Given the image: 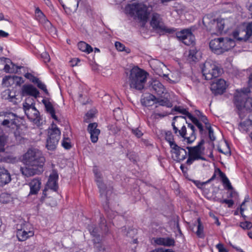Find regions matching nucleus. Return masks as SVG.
<instances>
[{
	"label": "nucleus",
	"mask_w": 252,
	"mask_h": 252,
	"mask_svg": "<svg viewBox=\"0 0 252 252\" xmlns=\"http://www.w3.org/2000/svg\"><path fill=\"white\" fill-rule=\"evenodd\" d=\"M192 32L189 29H184L176 33V36L178 39L182 42L187 37V35H189Z\"/></svg>",
	"instance_id": "33"
},
{
	"label": "nucleus",
	"mask_w": 252,
	"mask_h": 252,
	"mask_svg": "<svg viewBox=\"0 0 252 252\" xmlns=\"http://www.w3.org/2000/svg\"><path fill=\"white\" fill-rule=\"evenodd\" d=\"M168 113L166 112H163L161 113H154L151 115V117L154 119H157L158 117L163 118L168 115Z\"/></svg>",
	"instance_id": "58"
},
{
	"label": "nucleus",
	"mask_w": 252,
	"mask_h": 252,
	"mask_svg": "<svg viewBox=\"0 0 252 252\" xmlns=\"http://www.w3.org/2000/svg\"><path fill=\"white\" fill-rule=\"evenodd\" d=\"M171 152L175 155L176 160L178 162L183 161L187 157L188 153L186 150L177 144L171 148Z\"/></svg>",
	"instance_id": "17"
},
{
	"label": "nucleus",
	"mask_w": 252,
	"mask_h": 252,
	"mask_svg": "<svg viewBox=\"0 0 252 252\" xmlns=\"http://www.w3.org/2000/svg\"><path fill=\"white\" fill-rule=\"evenodd\" d=\"M127 76V82L131 89L142 90L147 81L148 73L137 66H135L126 72Z\"/></svg>",
	"instance_id": "2"
},
{
	"label": "nucleus",
	"mask_w": 252,
	"mask_h": 252,
	"mask_svg": "<svg viewBox=\"0 0 252 252\" xmlns=\"http://www.w3.org/2000/svg\"><path fill=\"white\" fill-rule=\"evenodd\" d=\"M0 116H4V119L2 122L3 126H7L12 128H16V131L14 132V135L17 140L20 141L21 136L18 131L19 126L18 123L19 120L18 117L12 112H0Z\"/></svg>",
	"instance_id": "6"
},
{
	"label": "nucleus",
	"mask_w": 252,
	"mask_h": 252,
	"mask_svg": "<svg viewBox=\"0 0 252 252\" xmlns=\"http://www.w3.org/2000/svg\"><path fill=\"white\" fill-rule=\"evenodd\" d=\"M150 252H175L170 249H165L163 248L155 249Z\"/></svg>",
	"instance_id": "61"
},
{
	"label": "nucleus",
	"mask_w": 252,
	"mask_h": 252,
	"mask_svg": "<svg viewBox=\"0 0 252 252\" xmlns=\"http://www.w3.org/2000/svg\"><path fill=\"white\" fill-rule=\"evenodd\" d=\"M219 252H228L226 249H225L223 244L219 243L216 246Z\"/></svg>",
	"instance_id": "63"
},
{
	"label": "nucleus",
	"mask_w": 252,
	"mask_h": 252,
	"mask_svg": "<svg viewBox=\"0 0 252 252\" xmlns=\"http://www.w3.org/2000/svg\"><path fill=\"white\" fill-rule=\"evenodd\" d=\"M59 141L53 138L48 137L46 140V148L49 150H54L56 148L57 145L58 144Z\"/></svg>",
	"instance_id": "35"
},
{
	"label": "nucleus",
	"mask_w": 252,
	"mask_h": 252,
	"mask_svg": "<svg viewBox=\"0 0 252 252\" xmlns=\"http://www.w3.org/2000/svg\"><path fill=\"white\" fill-rule=\"evenodd\" d=\"M11 180V176L8 171L0 177V186H3L9 183Z\"/></svg>",
	"instance_id": "38"
},
{
	"label": "nucleus",
	"mask_w": 252,
	"mask_h": 252,
	"mask_svg": "<svg viewBox=\"0 0 252 252\" xmlns=\"http://www.w3.org/2000/svg\"><path fill=\"white\" fill-rule=\"evenodd\" d=\"M8 62H6V61H4V63L3 64V69L4 70V72L6 73H13L14 72L15 70L13 68V66H14L12 65V67H11L9 64H7Z\"/></svg>",
	"instance_id": "46"
},
{
	"label": "nucleus",
	"mask_w": 252,
	"mask_h": 252,
	"mask_svg": "<svg viewBox=\"0 0 252 252\" xmlns=\"http://www.w3.org/2000/svg\"><path fill=\"white\" fill-rule=\"evenodd\" d=\"M62 144V146L66 149H70L71 147L70 139L68 138H64Z\"/></svg>",
	"instance_id": "53"
},
{
	"label": "nucleus",
	"mask_w": 252,
	"mask_h": 252,
	"mask_svg": "<svg viewBox=\"0 0 252 252\" xmlns=\"http://www.w3.org/2000/svg\"><path fill=\"white\" fill-rule=\"evenodd\" d=\"M235 46V41L229 38L220 37L211 40L209 43L211 50L215 54H221Z\"/></svg>",
	"instance_id": "3"
},
{
	"label": "nucleus",
	"mask_w": 252,
	"mask_h": 252,
	"mask_svg": "<svg viewBox=\"0 0 252 252\" xmlns=\"http://www.w3.org/2000/svg\"><path fill=\"white\" fill-rule=\"evenodd\" d=\"M62 4V6L64 8V4L63 3L61 0H59ZM66 2L70 6V8H72L76 10L78 7L79 0H65Z\"/></svg>",
	"instance_id": "39"
},
{
	"label": "nucleus",
	"mask_w": 252,
	"mask_h": 252,
	"mask_svg": "<svg viewBox=\"0 0 252 252\" xmlns=\"http://www.w3.org/2000/svg\"><path fill=\"white\" fill-rule=\"evenodd\" d=\"M151 25L156 30H158L160 32H165L170 33L172 30L167 29L161 21V18L159 14L155 13L153 14L151 21Z\"/></svg>",
	"instance_id": "15"
},
{
	"label": "nucleus",
	"mask_w": 252,
	"mask_h": 252,
	"mask_svg": "<svg viewBox=\"0 0 252 252\" xmlns=\"http://www.w3.org/2000/svg\"><path fill=\"white\" fill-rule=\"evenodd\" d=\"M155 243L158 245L167 247H170L174 245L175 241L172 238L166 237V238H157L154 240Z\"/></svg>",
	"instance_id": "27"
},
{
	"label": "nucleus",
	"mask_w": 252,
	"mask_h": 252,
	"mask_svg": "<svg viewBox=\"0 0 252 252\" xmlns=\"http://www.w3.org/2000/svg\"><path fill=\"white\" fill-rule=\"evenodd\" d=\"M208 20L207 17H204L203 19V25L207 27L210 32H221L223 31L224 28V21L223 20H215L213 19L207 24L206 20Z\"/></svg>",
	"instance_id": "13"
},
{
	"label": "nucleus",
	"mask_w": 252,
	"mask_h": 252,
	"mask_svg": "<svg viewBox=\"0 0 252 252\" xmlns=\"http://www.w3.org/2000/svg\"><path fill=\"white\" fill-rule=\"evenodd\" d=\"M197 221L198 222V225H197V230L196 231V234L198 237H202L203 235V226L201 224L200 219L198 218L197 219Z\"/></svg>",
	"instance_id": "45"
},
{
	"label": "nucleus",
	"mask_w": 252,
	"mask_h": 252,
	"mask_svg": "<svg viewBox=\"0 0 252 252\" xmlns=\"http://www.w3.org/2000/svg\"><path fill=\"white\" fill-rule=\"evenodd\" d=\"M127 10L131 15L135 14L138 19L140 21L146 22L148 19V13L147 7L142 3H134L129 5L127 8Z\"/></svg>",
	"instance_id": "7"
},
{
	"label": "nucleus",
	"mask_w": 252,
	"mask_h": 252,
	"mask_svg": "<svg viewBox=\"0 0 252 252\" xmlns=\"http://www.w3.org/2000/svg\"><path fill=\"white\" fill-rule=\"evenodd\" d=\"M29 100V98H27L23 103V109L27 117L35 124H37L40 120L39 112L35 107L34 103L32 102L30 104L28 102Z\"/></svg>",
	"instance_id": "12"
},
{
	"label": "nucleus",
	"mask_w": 252,
	"mask_h": 252,
	"mask_svg": "<svg viewBox=\"0 0 252 252\" xmlns=\"http://www.w3.org/2000/svg\"><path fill=\"white\" fill-rule=\"evenodd\" d=\"M42 102L45 106L47 112L50 114L53 119L58 121V119L55 114V110L51 102L46 99H43Z\"/></svg>",
	"instance_id": "28"
},
{
	"label": "nucleus",
	"mask_w": 252,
	"mask_h": 252,
	"mask_svg": "<svg viewBox=\"0 0 252 252\" xmlns=\"http://www.w3.org/2000/svg\"><path fill=\"white\" fill-rule=\"evenodd\" d=\"M14 85L16 86H20L22 84L24 83L23 78L21 77L14 76Z\"/></svg>",
	"instance_id": "55"
},
{
	"label": "nucleus",
	"mask_w": 252,
	"mask_h": 252,
	"mask_svg": "<svg viewBox=\"0 0 252 252\" xmlns=\"http://www.w3.org/2000/svg\"><path fill=\"white\" fill-rule=\"evenodd\" d=\"M246 29L249 37L252 36V22L248 24Z\"/></svg>",
	"instance_id": "64"
},
{
	"label": "nucleus",
	"mask_w": 252,
	"mask_h": 252,
	"mask_svg": "<svg viewBox=\"0 0 252 252\" xmlns=\"http://www.w3.org/2000/svg\"><path fill=\"white\" fill-rule=\"evenodd\" d=\"M172 126L174 133L178 136H181L185 139H186L187 142L188 144L192 143L196 139L195 127L192 124H188V127L190 129V134L187 133L185 126H183L180 130L175 126L174 122L172 123Z\"/></svg>",
	"instance_id": "8"
},
{
	"label": "nucleus",
	"mask_w": 252,
	"mask_h": 252,
	"mask_svg": "<svg viewBox=\"0 0 252 252\" xmlns=\"http://www.w3.org/2000/svg\"><path fill=\"white\" fill-rule=\"evenodd\" d=\"M93 243L95 252H109L105 246L101 243L100 238L94 239Z\"/></svg>",
	"instance_id": "31"
},
{
	"label": "nucleus",
	"mask_w": 252,
	"mask_h": 252,
	"mask_svg": "<svg viewBox=\"0 0 252 252\" xmlns=\"http://www.w3.org/2000/svg\"><path fill=\"white\" fill-rule=\"evenodd\" d=\"M35 17L37 20L42 24H44L47 26H49L51 23L47 19L43 13L37 7L35 10Z\"/></svg>",
	"instance_id": "29"
},
{
	"label": "nucleus",
	"mask_w": 252,
	"mask_h": 252,
	"mask_svg": "<svg viewBox=\"0 0 252 252\" xmlns=\"http://www.w3.org/2000/svg\"><path fill=\"white\" fill-rule=\"evenodd\" d=\"M189 119L198 128L200 133L202 134L204 130L203 127L202 125L199 122L198 120L196 118L194 117L192 115Z\"/></svg>",
	"instance_id": "43"
},
{
	"label": "nucleus",
	"mask_w": 252,
	"mask_h": 252,
	"mask_svg": "<svg viewBox=\"0 0 252 252\" xmlns=\"http://www.w3.org/2000/svg\"><path fill=\"white\" fill-rule=\"evenodd\" d=\"M150 87L158 96L162 97L163 94L167 93L164 86L158 80H153Z\"/></svg>",
	"instance_id": "20"
},
{
	"label": "nucleus",
	"mask_w": 252,
	"mask_h": 252,
	"mask_svg": "<svg viewBox=\"0 0 252 252\" xmlns=\"http://www.w3.org/2000/svg\"><path fill=\"white\" fill-rule=\"evenodd\" d=\"M28 224L25 223L17 225L16 235L19 241H25L30 237L33 236V231L28 229Z\"/></svg>",
	"instance_id": "14"
},
{
	"label": "nucleus",
	"mask_w": 252,
	"mask_h": 252,
	"mask_svg": "<svg viewBox=\"0 0 252 252\" xmlns=\"http://www.w3.org/2000/svg\"><path fill=\"white\" fill-rule=\"evenodd\" d=\"M206 128L208 130L209 137L211 141H214L216 140V137L214 134V131L211 126H206Z\"/></svg>",
	"instance_id": "52"
},
{
	"label": "nucleus",
	"mask_w": 252,
	"mask_h": 252,
	"mask_svg": "<svg viewBox=\"0 0 252 252\" xmlns=\"http://www.w3.org/2000/svg\"><path fill=\"white\" fill-rule=\"evenodd\" d=\"M61 132L59 128L53 123L48 129V137L51 139H55L56 138L57 140L59 141L61 138Z\"/></svg>",
	"instance_id": "26"
},
{
	"label": "nucleus",
	"mask_w": 252,
	"mask_h": 252,
	"mask_svg": "<svg viewBox=\"0 0 252 252\" xmlns=\"http://www.w3.org/2000/svg\"><path fill=\"white\" fill-rule=\"evenodd\" d=\"M96 123H90L88 126V131L91 135V140L93 143H96L98 141V137L100 131L97 128Z\"/></svg>",
	"instance_id": "19"
},
{
	"label": "nucleus",
	"mask_w": 252,
	"mask_h": 252,
	"mask_svg": "<svg viewBox=\"0 0 252 252\" xmlns=\"http://www.w3.org/2000/svg\"><path fill=\"white\" fill-rule=\"evenodd\" d=\"M165 139L169 143L170 148L177 144L174 141L173 135L170 131L165 132Z\"/></svg>",
	"instance_id": "36"
},
{
	"label": "nucleus",
	"mask_w": 252,
	"mask_h": 252,
	"mask_svg": "<svg viewBox=\"0 0 252 252\" xmlns=\"http://www.w3.org/2000/svg\"><path fill=\"white\" fill-rule=\"evenodd\" d=\"M94 116V112L92 110H90L86 114L84 121L85 123H89L90 122V120L93 118Z\"/></svg>",
	"instance_id": "49"
},
{
	"label": "nucleus",
	"mask_w": 252,
	"mask_h": 252,
	"mask_svg": "<svg viewBox=\"0 0 252 252\" xmlns=\"http://www.w3.org/2000/svg\"><path fill=\"white\" fill-rule=\"evenodd\" d=\"M218 201L221 204L225 203L227 204L229 208L232 207L234 204V201L232 199H218Z\"/></svg>",
	"instance_id": "54"
},
{
	"label": "nucleus",
	"mask_w": 252,
	"mask_h": 252,
	"mask_svg": "<svg viewBox=\"0 0 252 252\" xmlns=\"http://www.w3.org/2000/svg\"><path fill=\"white\" fill-rule=\"evenodd\" d=\"M30 191L29 195L37 194L41 188V182L39 178L33 179L29 183Z\"/></svg>",
	"instance_id": "22"
},
{
	"label": "nucleus",
	"mask_w": 252,
	"mask_h": 252,
	"mask_svg": "<svg viewBox=\"0 0 252 252\" xmlns=\"http://www.w3.org/2000/svg\"><path fill=\"white\" fill-rule=\"evenodd\" d=\"M172 126L174 133L178 136H181L185 139H186L187 142L188 144L192 143L196 139L195 127L192 124H188V127L190 129V134L187 133L185 126H183L180 130L175 126L174 122L172 123Z\"/></svg>",
	"instance_id": "9"
},
{
	"label": "nucleus",
	"mask_w": 252,
	"mask_h": 252,
	"mask_svg": "<svg viewBox=\"0 0 252 252\" xmlns=\"http://www.w3.org/2000/svg\"><path fill=\"white\" fill-rule=\"evenodd\" d=\"M94 172L95 175V177L97 178L96 182H97V185L99 188H101L102 189L103 187V183L101 182V181H99V179H101V175L98 172L97 170L96 169H94Z\"/></svg>",
	"instance_id": "47"
},
{
	"label": "nucleus",
	"mask_w": 252,
	"mask_h": 252,
	"mask_svg": "<svg viewBox=\"0 0 252 252\" xmlns=\"http://www.w3.org/2000/svg\"><path fill=\"white\" fill-rule=\"evenodd\" d=\"M101 219L102 220L101 221V229L103 230L104 232L107 233L108 231V229L107 225L105 224V220L104 219H102L101 218Z\"/></svg>",
	"instance_id": "62"
},
{
	"label": "nucleus",
	"mask_w": 252,
	"mask_h": 252,
	"mask_svg": "<svg viewBox=\"0 0 252 252\" xmlns=\"http://www.w3.org/2000/svg\"><path fill=\"white\" fill-rule=\"evenodd\" d=\"M156 97L152 94L145 96L141 100L142 104L145 106H151L156 104Z\"/></svg>",
	"instance_id": "32"
},
{
	"label": "nucleus",
	"mask_w": 252,
	"mask_h": 252,
	"mask_svg": "<svg viewBox=\"0 0 252 252\" xmlns=\"http://www.w3.org/2000/svg\"><path fill=\"white\" fill-rule=\"evenodd\" d=\"M172 126L174 133L178 136H181L185 139H186L187 142L188 144L192 143L196 139L195 127L192 124H188V127L190 129V134L187 133L185 126H183L180 130L175 126L174 122L172 123Z\"/></svg>",
	"instance_id": "10"
},
{
	"label": "nucleus",
	"mask_w": 252,
	"mask_h": 252,
	"mask_svg": "<svg viewBox=\"0 0 252 252\" xmlns=\"http://www.w3.org/2000/svg\"><path fill=\"white\" fill-rule=\"evenodd\" d=\"M244 107L250 111H252V98H248L245 102Z\"/></svg>",
	"instance_id": "51"
},
{
	"label": "nucleus",
	"mask_w": 252,
	"mask_h": 252,
	"mask_svg": "<svg viewBox=\"0 0 252 252\" xmlns=\"http://www.w3.org/2000/svg\"><path fill=\"white\" fill-rule=\"evenodd\" d=\"M79 49L88 54L93 51V48L88 44L84 41H80L78 43Z\"/></svg>",
	"instance_id": "34"
},
{
	"label": "nucleus",
	"mask_w": 252,
	"mask_h": 252,
	"mask_svg": "<svg viewBox=\"0 0 252 252\" xmlns=\"http://www.w3.org/2000/svg\"><path fill=\"white\" fill-rule=\"evenodd\" d=\"M197 53L198 51L195 48H193L190 49L188 55V60L189 62H196L198 60Z\"/></svg>",
	"instance_id": "37"
},
{
	"label": "nucleus",
	"mask_w": 252,
	"mask_h": 252,
	"mask_svg": "<svg viewBox=\"0 0 252 252\" xmlns=\"http://www.w3.org/2000/svg\"><path fill=\"white\" fill-rule=\"evenodd\" d=\"M22 161L25 166L21 167L20 171L27 177L40 175L44 171L45 158L42 152L37 149H29L22 156Z\"/></svg>",
	"instance_id": "1"
},
{
	"label": "nucleus",
	"mask_w": 252,
	"mask_h": 252,
	"mask_svg": "<svg viewBox=\"0 0 252 252\" xmlns=\"http://www.w3.org/2000/svg\"><path fill=\"white\" fill-rule=\"evenodd\" d=\"M39 94V91L32 85H24L22 87L21 94L23 96L30 95L36 98Z\"/></svg>",
	"instance_id": "18"
},
{
	"label": "nucleus",
	"mask_w": 252,
	"mask_h": 252,
	"mask_svg": "<svg viewBox=\"0 0 252 252\" xmlns=\"http://www.w3.org/2000/svg\"><path fill=\"white\" fill-rule=\"evenodd\" d=\"M115 47L116 49L120 51H123L125 50V46L124 44L119 41L115 42Z\"/></svg>",
	"instance_id": "60"
},
{
	"label": "nucleus",
	"mask_w": 252,
	"mask_h": 252,
	"mask_svg": "<svg viewBox=\"0 0 252 252\" xmlns=\"http://www.w3.org/2000/svg\"><path fill=\"white\" fill-rule=\"evenodd\" d=\"M246 94L243 92L237 91L234 96V103L238 109L244 107Z\"/></svg>",
	"instance_id": "21"
},
{
	"label": "nucleus",
	"mask_w": 252,
	"mask_h": 252,
	"mask_svg": "<svg viewBox=\"0 0 252 252\" xmlns=\"http://www.w3.org/2000/svg\"><path fill=\"white\" fill-rule=\"evenodd\" d=\"M250 125V119L248 120H247L244 122H241L239 124V128L243 131H247V126Z\"/></svg>",
	"instance_id": "48"
},
{
	"label": "nucleus",
	"mask_w": 252,
	"mask_h": 252,
	"mask_svg": "<svg viewBox=\"0 0 252 252\" xmlns=\"http://www.w3.org/2000/svg\"><path fill=\"white\" fill-rule=\"evenodd\" d=\"M169 94L168 93H165L162 95V97L159 96L158 97H156V107H158V105L166 106L168 108H171L172 107V103L170 101L168 98Z\"/></svg>",
	"instance_id": "25"
},
{
	"label": "nucleus",
	"mask_w": 252,
	"mask_h": 252,
	"mask_svg": "<svg viewBox=\"0 0 252 252\" xmlns=\"http://www.w3.org/2000/svg\"><path fill=\"white\" fill-rule=\"evenodd\" d=\"M88 228L91 235L94 238V239L100 238V235L98 233L99 229L98 228L94 227L93 224H91L88 225Z\"/></svg>",
	"instance_id": "41"
},
{
	"label": "nucleus",
	"mask_w": 252,
	"mask_h": 252,
	"mask_svg": "<svg viewBox=\"0 0 252 252\" xmlns=\"http://www.w3.org/2000/svg\"><path fill=\"white\" fill-rule=\"evenodd\" d=\"M3 93L5 94V95H7V96L5 98L8 99L10 101H13L14 99L16 98L15 94L13 93L14 94H12V92L9 89L5 90Z\"/></svg>",
	"instance_id": "50"
},
{
	"label": "nucleus",
	"mask_w": 252,
	"mask_h": 252,
	"mask_svg": "<svg viewBox=\"0 0 252 252\" xmlns=\"http://www.w3.org/2000/svg\"><path fill=\"white\" fill-rule=\"evenodd\" d=\"M173 110L187 116L189 118L191 117V114L190 113H189L186 109L180 106H175Z\"/></svg>",
	"instance_id": "44"
},
{
	"label": "nucleus",
	"mask_w": 252,
	"mask_h": 252,
	"mask_svg": "<svg viewBox=\"0 0 252 252\" xmlns=\"http://www.w3.org/2000/svg\"><path fill=\"white\" fill-rule=\"evenodd\" d=\"M58 179V175L57 173H53L49 176L48 181L47 183V188L51 189L54 191H57L58 189V185L57 181Z\"/></svg>",
	"instance_id": "24"
},
{
	"label": "nucleus",
	"mask_w": 252,
	"mask_h": 252,
	"mask_svg": "<svg viewBox=\"0 0 252 252\" xmlns=\"http://www.w3.org/2000/svg\"><path fill=\"white\" fill-rule=\"evenodd\" d=\"M201 70L203 75L207 80H211L218 77L221 72L216 62L211 60H207L202 64Z\"/></svg>",
	"instance_id": "5"
},
{
	"label": "nucleus",
	"mask_w": 252,
	"mask_h": 252,
	"mask_svg": "<svg viewBox=\"0 0 252 252\" xmlns=\"http://www.w3.org/2000/svg\"><path fill=\"white\" fill-rule=\"evenodd\" d=\"M172 126L174 133L178 136H181L185 139H186L187 142L188 144L192 143L196 139L195 127L192 124H188V127L190 129V134L187 133L185 126H183L180 130L175 126L174 122L172 123Z\"/></svg>",
	"instance_id": "11"
},
{
	"label": "nucleus",
	"mask_w": 252,
	"mask_h": 252,
	"mask_svg": "<svg viewBox=\"0 0 252 252\" xmlns=\"http://www.w3.org/2000/svg\"><path fill=\"white\" fill-rule=\"evenodd\" d=\"M240 226L244 229H250L252 227V223L250 221H246L241 222Z\"/></svg>",
	"instance_id": "56"
},
{
	"label": "nucleus",
	"mask_w": 252,
	"mask_h": 252,
	"mask_svg": "<svg viewBox=\"0 0 252 252\" xmlns=\"http://www.w3.org/2000/svg\"><path fill=\"white\" fill-rule=\"evenodd\" d=\"M226 83L222 79H218L216 82L213 83L211 85V90L215 95L221 94L225 91Z\"/></svg>",
	"instance_id": "16"
},
{
	"label": "nucleus",
	"mask_w": 252,
	"mask_h": 252,
	"mask_svg": "<svg viewBox=\"0 0 252 252\" xmlns=\"http://www.w3.org/2000/svg\"><path fill=\"white\" fill-rule=\"evenodd\" d=\"M233 36L235 39L239 41H246L250 37L246 29L242 28H238L234 31Z\"/></svg>",
	"instance_id": "23"
},
{
	"label": "nucleus",
	"mask_w": 252,
	"mask_h": 252,
	"mask_svg": "<svg viewBox=\"0 0 252 252\" xmlns=\"http://www.w3.org/2000/svg\"><path fill=\"white\" fill-rule=\"evenodd\" d=\"M2 85L6 87L14 85V76H6L2 79Z\"/></svg>",
	"instance_id": "40"
},
{
	"label": "nucleus",
	"mask_w": 252,
	"mask_h": 252,
	"mask_svg": "<svg viewBox=\"0 0 252 252\" xmlns=\"http://www.w3.org/2000/svg\"><path fill=\"white\" fill-rule=\"evenodd\" d=\"M37 86L38 88L43 90L46 94H48V92L47 89H46V85L44 83H43L41 81H38V82H37Z\"/></svg>",
	"instance_id": "57"
},
{
	"label": "nucleus",
	"mask_w": 252,
	"mask_h": 252,
	"mask_svg": "<svg viewBox=\"0 0 252 252\" xmlns=\"http://www.w3.org/2000/svg\"><path fill=\"white\" fill-rule=\"evenodd\" d=\"M216 172H218V174L220 177L224 186L229 190L233 189V187L225 174L220 168L216 169Z\"/></svg>",
	"instance_id": "30"
},
{
	"label": "nucleus",
	"mask_w": 252,
	"mask_h": 252,
	"mask_svg": "<svg viewBox=\"0 0 252 252\" xmlns=\"http://www.w3.org/2000/svg\"><path fill=\"white\" fill-rule=\"evenodd\" d=\"M41 57L45 63L49 62L50 60L49 55L46 52H44L41 54Z\"/></svg>",
	"instance_id": "59"
},
{
	"label": "nucleus",
	"mask_w": 252,
	"mask_h": 252,
	"mask_svg": "<svg viewBox=\"0 0 252 252\" xmlns=\"http://www.w3.org/2000/svg\"><path fill=\"white\" fill-rule=\"evenodd\" d=\"M204 144V141L202 139L196 146L187 147L188 150V158L186 161L187 165H190L196 160H206V158L203 156L205 150V148L203 146Z\"/></svg>",
	"instance_id": "4"
},
{
	"label": "nucleus",
	"mask_w": 252,
	"mask_h": 252,
	"mask_svg": "<svg viewBox=\"0 0 252 252\" xmlns=\"http://www.w3.org/2000/svg\"><path fill=\"white\" fill-rule=\"evenodd\" d=\"M195 42V37L192 33L189 35H187V37L183 42V43L187 46L193 45Z\"/></svg>",
	"instance_id": "42"
}]
</instances>
